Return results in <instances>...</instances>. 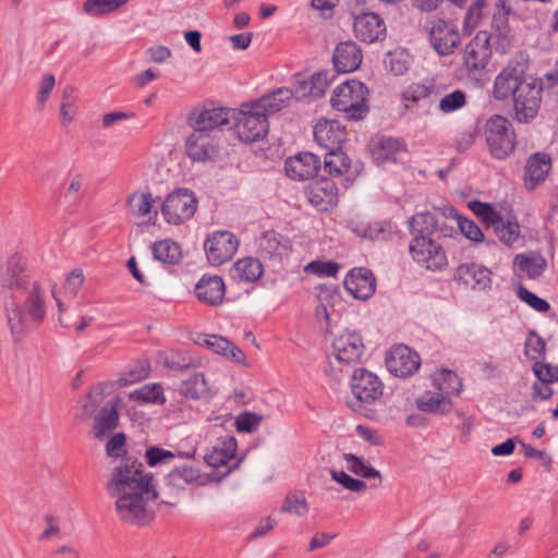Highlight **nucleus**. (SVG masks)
<instances>
[{
    "mask_svg": "<svg viewBox=\"0 0 558 558\" xmlns=\"http://www.w3.org/2000/svg\"><path fill=\"white\" fill-rule=\"evenodd\" d=\"M354 36L366 44H374L386 38V23L384 19L374 12H363L354 16Z\"/></svg>",
    "mask_w": 558,
    "mask_h": 558,
    "instance_id": "obj_19",
    "label": "nucleus"
},
{
    "mask_svg": "<svg viewBox=\"0 0 558 558\" xmlns=\"http://www.w3.org/2000/svg\"><path fill=\"white\" fill-rule=\"evenodd\" d=\"M77 99L76 87L68 85L63 88L60 102V123L62 126H69L74 121L78 112Z\"/></svg>",
    "mask_w": 558,
    "mask_h": 558,
    "instance_id": "obj_42",
    "label": "nucleus"
},
{
    "mask_svg": "<svg viewBox=\"0 0 558 558\" xmlns=\"http://www.w3.org/2000/svg\"><path fill=\"white\" fill-rule=\"evenodd\" d=\"M194 293L201 303L209 306H218L226 294V286L220 276L204 275L196 282Z\"/></svg>",
    "mask_w": 558,
    "mask_h": 558,
    "instance_id": "obj_23",
    "label": "nucleus"
},
{
    "mask_svg": "<svg viewBox=\"0 0 558 558\" xmlns=\"http://www.w3.org/2000/svg\"><path fill=\"white\" fill-rule=\"evenodd\" d=\"M314 138L327 151L338 150L347 140V131L337 120H319L314 126Z\"/></svg>",
    "mask_w": 558,
    "mask_h": 558,
    "instance_id": "obj_20",
    "label": "nucleus"
},
{
    "mask_svg": "<svg viewBox=\"0 0 558 558\" xmlns=\"http://www.w3.org/2000/svg\"><path fill=\"white\" fill-rule=\"evenodd\" d=\"M335 74L330 71L318 72L311 76L312 98L322 97L330 83L333 81Z\"/></svg>",
    "mask_w": 558,
    "mask_h": 558,
    "instance_id": "obj_60",
    "label": "nucleus"
},
{
    "mask_svg": "<svg viewBox=\"0 0 558 558\" xmlns=\"http://www.w3.org/2000/svg\"><path fill=\"white\" fill-rule=\"evenodd\" d=\"M293 98V93L289 87H280L268 95H264L254 101L257 109L264 111L267 116L276 113L286 108Z\"/></svg>",
    "mask_w": 558,
    "mask_h": 558,
    "instance_id": "obj_38",
    "label": "nucleus"
},
{
    "mask_svg": "<svg viewBox=\"0 0 558 558\" xmlns=\"http://www.w3.org/2000/svg\"><path fill=\"white\" fill-rule=\"evenodd\" d=\"M469 208L480 218H482L488 226H494L498 218L499 213L496 211L489 204L478 201L470 202Z\"/></svg>",
    "mask_w": 558,
    "mask_h": 558,
    "instance_id": "obj_61",
    "label": "nucleus"
},
{
    "mask_svg": "<svg viewBox=\"0 0 558 558\" xmlns=\"http://www.w3.org/2000/svg\"><path fill=\"white\" fill-rule=\"evenodd\" d=\"M186 123L192 130L213 134L215 130L229 123V111L211 104L199 105L190 111Z\"/></svg>",
    "mask_w": 558,
    "mask_h": 558,
    "instance_id": "obj_15",
    "label": "nucleus"
},
{
    "mask_svg": "<svg viewBox=\"0 0 558 558\" xmlns=\"http://www.w3.org/2000/svg\"><path fill=\"white\" fill-rule=\"evenodd\" d=\"M371 151L374 161L378 165L395 162L404 151V144L398 138L380 137L373 143Z\"/></svg>",
    "mask_w": 558,
    "mask_h": 558,
    "instance_id": "obj_34",
    "label": "nucleus"
},
{
    "mask_svg": "<svg viewBox=\"0 0 558 558\" xmlns=\"http://www.w3.org/2000/svg\"><path fill=\"white\" fill-rule=\"evenodd\" d=\"M340 269L339 264L333 262H311L305 271L318 275L320 277H335Z\"/></svg>",
    "mask_w": 558,
    "mask_h": 558,
    "instance_id": "obj_64",
    "label": "nucleus"
},
{
    "mask_svg": "<svg viewBox=\"0 0 558 558\" xmlns=\"http://www.w3.org/2000/svg\"><path fill=\"white\" fill-rule=\"evenodd\" d=\"M206 476L197 468L184 465L173 469L167 475V484L175 489H184L190 485H204Z\"/></svg>",
    "mask_w": 558,
    "mask_h": 558,
    "instance_id": "obj_37",
    "label": "nucleus"
},
{
    "mask_svg": "<svg viewBox=\"0 0 558 558\" xmlns=\"http://www.w3.org/2000/svg\"><path fill=\"white\" fill-rule=\"evenodd\" d=\"M437 100V88L433 81L413 82L401 93V106L408 112L428 114Z\"/></svg>",
    "mask_w": 558,
    "mask_h": 558,
    "instance_id": "obj_10",
    "label": "nucleus"
},
{
    "mask_svg": "<svg viewBox=\"0 0 558 558\" xmlns=\"http://www.w3.org/2000/svg\"><path fill=\"white\" fill-rule=\"evenodd\" d=\"M196 342L213 352L226 356L234 362H242L244 353L228 339L216 335H199Z\"/></svg>",
    "mask_w": 558,
    "mask_h": 558,
    "instance_id": "obj_32",
    "label": "nucleus"
},
{
    "mask_svg": "<svg viewBox=\"0 0 558 558\" xmlns=\"http://www.w3.org/2000/svg\"><path fill=\"white\" fill-rule=\"evenodd\" d=\"M126 210L134 218H150L151 214L157 215L154 210L156 201L149 191H134L126 197Z\"/></svg>",
    "mask_w": 558,
    "mask_h": 558,
    "instance_id": "obj_33",
    "label": "nucleus"
},
{
    "mask_svg": "<svg viewBox=\"0 0 558 558\" xmlns=\"http://www.w3.org/2000/svg\"><path fill=\"white\" fill-rule=\"evenodd\" d=\"M513 266L517 271L525 275L530 279L539 277L547 264L545 258L541 254H518L514 257Z\"/></svg>",
    "mask_w": 558,
    "mask_h": 558,
    "instance_id": "obj_40",
    "label": "nucleus"
},
{
    "mask_svg": "<svg viewBox=\"0 0 558 558\" xmlns=\"http://www.w3.org/2000/svg\"><path fill=\"white\" fill-rule=\"evenodd\" d=\"M267 114L257 109L254 102L243 105L235 117L234 130L243 143L257 142L268 132Z\"/></svg>",
    "mask_w": 558,
    "mask_h": 558,
    "instance_id": "obj_7",
    "label": "nucleus"
},
{
    "mask_svg": "<svg viewBox=\"0 0 558 558\" xmlns=\"http://www.w3.org/2000/svg\"><path fill=\"white\" fill-rule=\"evenodd\" d=\"M129 399L138 404H163L166 397L160 384H145L144 386L129 392Z\"/></svg>",
    "mask_w": 558,
    "mask_h": 558,
    "instance_id": "obj_43",
    "label": "nucleus"
},
{
    "mask_svg": "<svg viewBox=\"0 0 558 558\" xmlns=\"http://www.w3.org/2000/svg\"><path fill=\"white\" fill-rule=\"evenodd\" d=\"M179 391L182 396L192 400L211 398L216 393L215 387L203 373H194L183 379L179 386Z\"/></svg>",
    "mask_w": 558,
    "mask_h": 558,
    "instance_id": "obj_30",
    "label": "nucleus"
},
{
    "mask_svg": "<svg viewBox=\"0 0 558 558\" xmlns=\"http://www.w3.org/2000/svg\"><path fill=\"white\" fill-rule=\"evenodd\" d=\"M527 60L523 54H517L509 60L507 65L496 75L493 85V96L497 100H506L523 86L530 84L525 80Z\"/></svg>",
    "mask_w": 558,
    "mask_h": 558,
    "instance_id": "obj_5",
    "label": "nucleus"
},
{
    "mask_svg": "<svg viewBox=\"0 0 558 558\" xmlns=\"http://www.w3.org/2000/svg\"><path fill=\"white\" fill-rule=\"evenodd\" d=\"M466 105V94L461 89H456L445 95L438 104V109L445 113H452Z\"/></svg>",
    "mask_w": 558,
    "mask_h": 558,
    "instance_id": "obj_54",
    "label": "nucleus"
},
{
    "mask_svg": "<svg viewBox=\"0 0 558 558\" xmlns=\"http://www.w3.org/2000/svg\"><path fill=\"white\" fill-rule=\"evenodd\" d=\"M417 408L426 413H447L451 409V401L448 396L441 395L439 391L425 392L416 400Z\"/></svg>",
    "mask_w": 558,
    "mask_h": 558,
    "instance_id": "obj_44",
    "label": "nucleus"
},
{
    "mask_svg": "<svg viewBox=\"0 0 558 558\" xmlns=\"http://www.w3.org/2000/svg\"><path fill=\"white\" fill-rule=\"evenodd\" d=\"M331 478L350 492H362L366 488L365 482L351 477L344 471L331 470Z\"/></svg>",
    "mask_w": 558,
    "mask_h": 558,
    "instance_id": "obj_62",
    "label": "nucleus"
},
{
    "mask_svg": "<svg viewBox=\"0 0 558 558\" xmlns=\"http://www.w3.org/2000/svg\"><path fill=\"white\" fill-rule=\"evenodd\" d=\"M347 291L357 300L369 299L376 290V280L367 268L352 269L344 279Z\"/></svg>",
    "mask_w": 558,
    "mask_h": 558,
    "instance_id": "obj_24",
    "label": "nucleus"
},
{
    "mask_svg": "<svg viewBox=\"0 0 558 558\" xmlns=\"http://www.w3.org/2000/svg\"><path fill=\"white\" fill-rule=\"evenodd\" d=\"M512 43L508 20L505 16H494L490 29L480 31L464 48L463 65L468 74L482 73L492 59L493 49L507 53Z\"/></svg>",
    "mask_w": 558,
    "mask_h": 558,
    "instance_id": "obj_3",
    "label": "nucleus"
},
{
    "mask_svg": "<svg viewBox=\"0 0 558 558\" xmlns=\"http://www.w3.org/2000/svg\"><path fill=\"white\" fill-rule=\"evenodd\" d=\"M351 167L350 158L341 150H330L325 155L324 171L337 178L347 174Z\"/></svg>",
    "mask_w": 558,
    "mask_h": 558,
    "instance_id": "obj_45",
    "label": "nucleus"
},
{
    "mask_svg": "<svg viewBox=\"0 0 558 558\" xmlns=\"http://www.w3.org/2000/svg\"><path fill=\"white\" fill-rule=\"evenodd\" d=\"M151 251L155 259L163 264H175L181 257L180 245L171 240H161L154 243Z\"/></svg>",
    "mask_w": 558,
    "mask_h": 558,
    "instance_id": "obj_47",
    "label": "nucleus"
},
{
    "mask_svg": "<svg viewBox=\"0 0 558 558\" xmlns=\"http://www.w3.org/2000/svg\"><path fill=\"white\" fill-rule=\"evenodd\" d=\"M111 387V383H100L93 387L88 395L81 401L83 414L89 416L95 413L104 400L106 390L110 389Z\"/></svg>",
    "mask_w": 558,
    "mask_h": 558,
    "instance_id": "obj_51",
    "label": "nucleus"
},
{
    "mask_svg": "<svg viewBox=\"0 0 558 558\" xmlns=\"http://www.w3.org/2000/svg\"><path fill=\"white\" fill-rule=\"evenodd\" d=\"M281 513H288L298 518H304L310 512V504L303 492H291L284 497L281 507Z\"/></svg>",
    "mask_w": 558,
    "mask_h": 558,
    "instance_id": "obj_46",
    "label": "nucleus"
},
{
    "mask_svg": "<svg viewBox=\"0 0 558 558\" xmlns=\"http://www.w3.org/2000/svg\"><path fill=\"white\" fill-rule=\"evenodd\" d=\"M413 260L430 271H441L448 266L442 246L427 235H415L409 246Z\"/></svg>",
    "mask_w": 558,
    "mask_h": 558,
    "instance_id": "obj_9",
    "label": "nucleus"
},
{
    "mask_svg": "<svg viewBox=\"0 0 558 558\" xmlns=\"http://www.w3.org/2000/svg\"><path fill=\"white\" fill-rule=\"evenodd\" d=\"M145 461L150 468L170 464L175 453L161 447L151 446L145 451Z\"/></svg>",
    "mask_w": 558,
    "mask_h": 558,
    "instance_id": "obj_55",
    "label": "nucleus"
},
{
    "mask_svg": "<svg viewBox=\"0 0 558 558\" xmlns=\"http://www.w3.org/2000/svg\"><path fill=\"white\" fill-rule=\"evenodd\" d=\"M386 66L393 75H403L410 66V56L403 50L389 52L386 59Z\"/></svg>",
    "mask_w": 558,
    "mask_h": 558,
    "instance_id": "obj_56",
    "label": "nucleus"
},
{
    "mask_svg": "<svg viewBox=\"0 0 558 558\" xmlns=\"http://www.w3.org/2000/svg\"><path fill=\"white\" fill-rule=\"evenodd\" d=\"M434 387L444 396H458L462 390V381L459 376L450 369H440L434 373Z\"/></svg>",
    "mask_w": 558,
    "mask_h": 558,
    "instance_id": "obj_41",
    "label": "nucleus"
},
{
    "mask_svg": "<svg viewBox=\"0 0 558 558\" xmlns=\"http://www.w3.org/2000/svg\"><path fill=\"white\" fill-rule=\"evenodd\" d=\"M362 337L354 331H344L338 335L331 343V364L335 363L340 369L353 366L361 362L364 354Z\"/></svg>",
    "mask_w": 558,
    "mask_h": 558,
    "instance_id": "obj_12",
    "label": "nucleus"
},
{
    "mask_svg": "<svg viewBox=\"0 0 558 558\" xmlns=\"http://www.w3.org/2000/svg\"><path fill=\"white\" fill-rule=\"evenodd\" d=\"M128 1L129 0H86L83 4V11L89 16L99 17L116 11Z\"/></svg>",
    "mask_w": 558,
    "mask_h": 558,
    "instance_id": "obj_50",
    "label": "nucleus"
},
{
    "mask_svg": "<svg viewBox=\"0 0 558 558\" xmlns=\"http://www.w3.org/2000/svg\"><path fill=\"white\" fill-rule=\"evenodd\" d=\"M344 461L348 470L359 476L365 477V478H373V477H379L380 473L379 471L375 470L371 465L366 464L361 458L352 454L347 453L344 454Z\"/></svg>",
    "mask_w": 558,
    "mask_h": 558,
    "instance_id": "obj_53",
    "label": "nucleus"
},
{
    "mask_svg": "<svg viewBox=\"0 0 558 558\" xmlns=\"http://www.w3.org/2000/svg\"><path fill=\"white\" fill-rule=\"evenodd\" d=\"M551 160L546 154L536 153L532 155L525 165L524 184L529 190L535 189L544 182L550 171Z\"/></svg>",
    "mask_w": 558,
    "mask_h": 558,
    "instance_id": "obj_29",
    "label": "nucleus"
},
{
    "mask_svg": "<svg viewBox=\"0 0 558 558\" xmlns=\"http://www.w3.org/2000/svg\"><path fill=\"white\" fill-rule=\"evenodd\" d=\"M362 60V50L352 40L338 44L332 57L335 68L339 73H350L357 70Z\"/></svg>",
    "mask_w": 558,
    "mask_h": 558,
    "instance_id": "obj_27",
    "label": "nucleus"
},
{
    "mask_svg": "<svg viewBox=\"0 0 558 558\" xmlns=\"http://www.w3.org/2000/svg\"><path fill=\"white\" fill-rule=\"evenodd\" d=\"M11 335L19 341L38 328L47 315V293L39 281L19 294H11L4 303Z\"/></svg>",
    "mask_w": 558,
    "mask_h": 558,
    "instance_id": "obj_2",
    "label": "nucleus"
},
{
    "mask_svg": "<svg viewBox=\"0 0 558 558\" xmlns=\"http://www.w3.org/2000/svg\"><path fill=\"white\" fill-rule=\"evenodd\" d=\"M106 489L114 501L118 518L126 523L145 525L155 518L154 504L158 498L153 475L142 463L125 460L113 468Z\"/></svg>",
    "mask_w": 558,
    "mask_h": 558,
    "instance_id": "obj_1",
    "label": "nucleus"
},
{
    "mask_svg": "<svg viewBox=\"0 0 558 558\" xmlns=\"http://www.w3.org/2000/svg\"><path fill=\"white\" fill-rule=\"evenodd\" d=\"M454 280L476 290H486L492 284V271L476 263H464L457 267Z\"/></svg>",
    "mask_w": 558,
    "mask_h": 558,
    "instance_id": "obj_22",
    "label": "nucleus"
},
{
    "mask_svg": "<svg viewBox=\"0 0 558 558\" xmlns=\"http://www.w3.org/2000/svg\"><path fill=\"white\" fill-rule=\"evenodd\" d=\"M197 209V198L189 189H177L161 204V215L168 225L179 226L190 220Z\"/></svg>",
    "mask_w": 558,
    "mask_h": 558,
    "instance_id": "obj_8",
    "label": "nucleus"
},
{
    "mask_svg": "<svg viewBox=\"0 0 558 558\" xmlns=\"http://www.w3.org/2000/svg\"><path fill=\"white\" fill-rule=\"evenodd\" d=\"M368 95L366 85L356 80H349L333 89L330 105L348 120L359 121L368 112Z\"/></svg>",
    "mask_w": 558,
    "mask_h": 558,
    "instance_id": "obj_4",
    "label": "nucleus"
},
{
    "mask_svg": "<svg viewBox=\"0 0 558 558\" xmlns=\"http://www.w3.org/2000/svg\"><path fill=\"white\" fill-rule=\"evenodd\" d=\"M121 399L114 397L108 401L106 407L96 416L94 424V434L97 438H102L107 433L114 429L119 422V407Z\"/></svg>",
    "mask_w": 558,
    "mask_h": 558,
    "instance_id": "obj_35",
    "label": "nucleus"
},
{
    "mask_svg": "<svg viewBox=\"0 0 558 558\" xmlns=\"http://www.w3.org/2000/svg\"><path fill=\"white\" fill-rule=\"evenodd\" d=\"M308 199L319 211H327L338 203V187L332 180L322 179L311 187Z\"/></svg>",
    "mask_w": 558,
    "mask_h": 558,
    "instance_id": "obj_28",
    "label": "nucleus"
},
{
    "mask_svg": "<svg viewBox=\"0 0 558 558\" xmlns=\"http://www.w3.org/2000/svg\"><path fill=\"white\" fill-rule=\"evenodd\" d=\"M429 40L439 54H451L461 41L459 27L450 21L435 20L429 29Z\"/></svg>",
    "mask_w": 558,
    "mask_h": 558,
    "instance_id": "obj_17",
    "label": "nucleus"
},
{
    "mask_svg": "<svg viewBox=\"0 0 558 558\" xmlns=\"http://www.w3.org/2000/svg\"><path fill=\"white\" fill-rule=\"evenodd\" d=\"M350 388L360 409L377 403L384 395L383 381L375 373L366 368H357L353 372Z\"/></svg>",
    "mask_w": 558,
    "mask_h": 558,
    "instance_id": "obj_11",
    "label": "nucleus"
},
{
    "mask_svg": "<svg viewBox=\"0 0 558 558\" xmlns=\"http://www.w3.org/2000/svg\"><path fill=\"white\" fill-rule=\"evenodd\" d=\"M258 252L260 257L280 263L290 256L292 244L287 236L275 231H268L259 239Z\"/></svg>",
    "mask_w": 558,
    "mask_h": 558,
    "instance_id": "obj_21",
    "label": "nucleus"
},
{
    "mask_svg": "<svg viewBox=\"0 0 558 558\" xmlns=\"http://www.w3.org/2000/svg\"><path fill=\"white\" fill-rule=\"evenodd\" d=\"M264 274V267L257 258H240L230 269L231 278L236 282H255Z\"/></svg>",
    "mask_w": 558,
    "mask_h": 558,
    "instance_id": "obj_36",
    "label": "nucleus"
},
{
    "mask_svg": "<svg viewBox=\"0 0 558 558\" xmlns=\"http://www.w3.org/2000/svg\"><path fill=\"white\" fill-rule=\"evenodd\" d=\"M31 279L24 258L14 254L0 267V287L19 294L31 287Z\"/></svg>",
    "mask_w": 558,
    "mask_h": 558,
    "instance_id": "obj_16",
    "label": "nucleus"
},
{
    "mask_svg": "<svg viewBox=\"0 0 558 558\" xmlns=\"http://www.w3.org/2000/svg\"><path fill=\"white\" fill-rule=\"evenodd\" d=\"M515 294L520 301L524 302L538 313H547L550 308V305L546 300L537 296L535 293L531 292L523 286H519L517 288Z\"/></svg>",
    "mask_w": 558,
    "mask_h": 558,
    "instance_id": "obj_57",
    "label": "nucleus"
},
{
    "mask_svg": "<svg viewBox=\"0 0 558 558\" xmlns=\"http://www.w3.org/2000/svg\"><path fill=\"white\" fill-rule=\"evenodd\" d=\"M149 373V367L145 362H136L130 365L129 369L121 374L117 379L119 387H126L144 380Z\"/></svg>",
    "mask_w": 558,
    "mask_h": 558,
    "instance_id": "obj_52",
    "label": "nucleus"
},
{
    "mask_svg": "<svg viewBox=\"0 0 558 558\" xmlns=\"http://www.w3.org/2000/svg\"><path fill=\"white\" fill-rule=\"evenodd\" d=\"M236 447V439L233 436L218 438L205 461L211 468L227 465L235 459Z\"/></svg>",
    "mask_w": 558,
    "mask_h": 558,
    "instance_id": "obj_31",
    "label": "nucleus"
},
{
    "mask_svg": "<svg viewBox=\"0 0 558 558\" xmlns=\"http://www.w3.org/2000/svg\"><path fill=\"white\" fill-rule=\"evenodd\" d=\"M545 342L535 332H530L525 340V355L535 361L541 359L545 352Z\"/></svg>",
    "mask_w": 558,
    "mask_h": 558,
    "instance_id": "obj_63",
    "label": "nucleus"
},
{
    "mask_svg": "<svg viewBox=\"0 0 558 558\" xmlns=\"http://www.w3.org/2000/svg\"><path fill=\"white\" fill-rule=\"evenodd\" d=\"M420 365L418 354L404 344L396 345L387 353L386 366L397 377L405 378L413 375Z\"/></svg>",
    "mask_w": 558,
    "mask_h": 558,
    "instance_id": "obj_18",
    "label": "nucleus"
},
{
    "mask_svg": "<svg viewBox=\"0 0 558 558\" xmlns=\"http://www.w3.org/2000/svg\"><path fill=\"white\" fill-rule=\"evenodd\" d=\"M484 135L493 157L505 159L513 151L515 134L510 121L505 117L499 114L490 117L485 123Z\"/></svg>",
    "mask_w": 558,
    "mask_h": 558,
    "instance_id": "obj_6",
    "label": "nucleus"
},
{
    "mask_svg": "<svg viewBox=\"0 0 558 558\" xmlns=\"http://www.w3.org/2000/svg\"><path fill=\"white\" fill-rule=\"evenodd\" d=\"M318 305L315 310L316 318L319 322L326 323V328L330 326V316L332 315L333 308L341 304L340 293L332 288H320L318 292Z\"/></svg>",
    "mask_w": 558,
    "mask_h": 558,
    "instance_id": "obj_39",
    "label": "nucleus"
},
{
    "mask_svg": "<svg viewBox=\"0 0 558 558\" xmlns=\"http://www.w3.org/2000/svg\"><path fill=\"white\" fill-rule=\"evenodd\" d=\"M216 141L213 134L193 130L185 142L187 156L197 162H205L216 154Z\"/></svg>",
    "mask_w": 558,
    "mask_h": 558,
    "instance_id": "obj_25",
    "label": "nucleus"
},
{
    "mask_svg": "<svg viewBox=\"0 0 558 558\" xmlns=\"http://www.w3.org/2000/svg\"><path fill=\"white\" fill-rule=\"evenodd\" d=\"M410 230L413 238L415 235L430 236L437 230L436 217L428 211L417 213L410 220Z\"/></svg>",
    "mask_w": 558,
    "mask_h": 558,
    "instance_id": "obj_49",
    "label": "nucleus"
},
{
    "mask_svg": "<svg viewBox=\"0 0 558 558\" xmlns=\"http://www.w3.org/2000/svg\"><path fill=\"white\" fill-rule=\"evenodd\" d=\"M493 228L498 239L506 245H512L520 238V225L514 218L506 220L500 216Z\"/></svg>",
    "mask_w": 558,
    "mask_h": 558,
    "instance_id": "obj_48",
    "label": "nucleus"
},
{
    "mask_svg": "<svg viewBox=\"0 0 558 558\" xmlns=\"http://www.w3.org/2000/svg\"><path fill=\"white\" fill-rule=\"evenodd\" d=\"M238 248V238L227 230L213 231L204 242L206 257L213 266H220L230 260Z\"/></svg>",
    "mask_w": 558,
    "mask_h": 558,
    "instance_id": "obj_13",
    "label": "nucleus"
},
{
    "mask_svg": "<svg viewBox=\"0 0 558 558\" xmlns=\"http://www.w3.org/2000/svg\"><path fill=\"white\" fill-rule=\"evenodd\" d=\"M486 5L485 0H475L470 4L463 19V31L471 33L483 17V9Z\"/></svg>",
    "mask_w": 558,
    "mask_h": 558,
    "instance_id": "obj_58",
    "label": "nucleus"
},
{
    "mask_svg": "<svg viewBox=\"0 0 558 558\" xmlns=\"http://www.w3.org/2000/svg\"><path fill=\"white\" fill-rule=\"evenodd\" d=\"M56 86V77L52 73H45L39 81L36 94L38 110H43Z\"/></svg>",
    "mask_w": 558,
    "mask_h": 558,
    "instance_id": "obj_59",
    "label": "nucleus"
},
{
    "mask_svg": "<svg viewBox=\"0 0 558 558\" xmlns=\"http://www.w3.org/2000/svg\"><path fill=\"white\" fill-rule=\"evenodd\" d=\"M542 86L534 83L523 84L513 96V118L519 123H529L533 121L542 105Z\"/></svg>",
    "mask_w": 558,
    "mask_h": 558,
    "instance_id": "obj_14",
    "label": "nucleus"
},
{
    "mask_svg": "<svg viewBox=\"0 0 558 558\" xmlns=\"http://www.w3.org/2000/svg\"><path fill=\"white\" fill-rule=\"evenodd\" d=\"M319 169L320 160L312 153H300L288 158L284 165L287 175L300 181L314 178Z\"/></svg>",
    "mask_w": 558,
    "mask_h": 558,
    "instance_id": "obj_26",
    "label": "nucleus"
}]
</instances>
